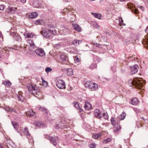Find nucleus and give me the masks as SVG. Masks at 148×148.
I'll use <instances>...</instances> for the list:
<instances>
[{"label": "nucleus", "mask_w": 148, "mask_h": 148, "mask_svg": "<svg viewBox=\"0 0 148 148\" xmlns=\"http://www.w3.org/2000/svg\"><path fill=\"white\" fill-rule=\"evenodd\" d=\"M48 27L49 28H51V27H53L51 25H48Z\"/></svg>", "instance_id": "052dcab7"}, {"label": "nucleus", "mask_w": 148, "mask_h": 148, "mask_svg": "<svg viewBox=\"0 0 148 148\" xmlns=\"http://www.w3.org/2000/svg\"><path fill=\"white\" fill-rule=\"evenodd\" d=\"M34 7H35L36 8H40V7H39V5H35L34 4Z\"/></svg>", "instance_id": "5fc2aeb1"}, {"label": "nucleus", "mask_w": 148, "mask_h": 148, "mask_svg": "<svg viewBox=\"0 0 148 148\" xmlns=\"http://www.w3.org/2000/svg\"><path fill=\"white\" fill-rule=\"evenodd\" d=\"M24 35L25 38H33V34L32 33H27L24 34Z\"/></svg>", "instance_id": "c756f323"}, {"label": "nucleus", "mask_w": 148, "mask_h": 148, "mask_svg": "<svg viewBox=\"0 0 148 148\" xmlns=\"http://www.w3.org/2000/svg\"><path fill=\"white\" fill-rule=\"evenodd\" d=\"M38 15V13L36 12H34L30 14L29 16L31 18H34L36 17Z\"/></svg>", "instance_id": "5701e85b"}, {"label": "nucleus", "mask_w": 148, "mask_h": 148, "mask_svg": "<svg viewBox=\"0 0 148 148\" xmlns=\"http://www.w3.org/2000/svg\"><path fill=\"white\" fill-rule=\"evenodd\" d=\"M138 102H131V104L133 105H135L137 104Z\"/></svg>", "instance_id": "864d4df0"}, {"label": "nucleus", "mask_w": 148, "mask_h": 148, "mask_svg": "<svg viewBox=\"0 0 148 148\" xmlns=\"http://www.w3.org/2000/svg\"><path fill=\"white\" fill-rule=\"evenodd\" d=\"M1 104H0V107H2V108H5L7 111H8L10 110H11L12 111H14V110L13 109H12L11 108H10L9 106H6L5 105H4L3 106H1Z\"/></svg>", "instance_id": "b1692460"}, {"label": "nucleus", "mask_w": 148, "mask_h": 148, "mask_svg": "<svg viewBox=\"0 0 148 148\" xmlns=\"http://www.w3.org/2000/svg\"><path fill=\"white\" fill-rule=\"evenodd\" d=\"M39 110L42 112L44 114H48L47 109L44 107H40L39 108Z\"/></svg>", "instance_id": "6ab92c4d"}, {"label": "nucleus", "mask_w": 148, "mask_h": 148, "mask_svg": "<svg viewBox=\"0 0 148 148\" xmlns=\"http://www.w3.org/2000/svg\"><path fill=\"white\" fill-rule=\"evenodd\" d=\"M94 114L95 116L99 119H100L102 117V115L101 112L99 109H96L94 111Z\"/></svg>", "instance_id": "1a4fd4ad"}, {"label": "nucleus", "mask_w": 148, "mask_h": 148, "mask_svg": "<svg viewBox=\"0 0 148 148\" xmlns=\"http://www.w3.org/2000/svg\"><path fill=\"white\" fill-rule=\"evenodd\" d=\"M139 69L138 66L137 64L130 67V73L131 75H133L137 73Z\"/></svg>", "instance_id": "423d86ee"}, {"label": "nucleus", "mask_w": 148, "mask_h": 148, "mask_svg": "<svg viewBox=\"0 0 148 148\" xmlns=\"http://www.w3.org/2000/svg\"><path fill=\"white\" fill-rule=\"evenodd\" d=\"M28 85L27 86V88L28 91L30 93L34 96H36V95L38 94L39 95L38 93H39V92H38V88H36L35 86L32 84Z\"/></svg>", "instance_id": "7ed1b4c3"}, {"label": "nucleus", "mask_w": 148, "mask_h": 148, "mask_svg": "<svg viewBox=\"0 0 148 148\" xmlns=\"http://www.w3.org/2000/svg\"><path fill=\"white\" fill-rule=\"evenodd\" d=\"M75 60L76 62H80V60L79 58L77 57H75Z\"/></svg>", "instance_id": "49530a36"}, {"label": "nucleus", "mask_w": 148, "mask_h": 148, "mask_svg": "<svg viewBox=\"0 0 148 148\" xmlns=\"http://www.w3.org/2000/svg\"><path fill=\"white\" fill-rule=\"evenodd\" d=\"M117 122H118V123H119V121L121 120H122L121 119V118L120 119L119 117H117L116 119H115Z\"/></svg>", "instance_id": "de8ad7c7"}, {"label": "nucleus", "mask_w": 148, "mask_h": 148, "mask_svg": "<svg viewBox=\"0 0 148 148\" xmlns=\"http://www.w3.org/2000/svg\"><path fill=\"white\" fill-rule=\"evenodd\" d=\"M130 101H131V102H138L137 98L136 97H134L132 99H131Z\"/></svg>", "instance_id": "a19ab883"}, {"label": "nucleus", "mask_w": 148, "mask_h": 148, "mask_svg": "<svg viewBox=\"0 0 148 148\" xmlns=\"http://www.w3.org/2000/svg\"><path fill=\"white\" fill-rule=\"evenodd\" d=\"M90 148H95L96 145L94 143H93L90 145Z\"/></svg>", "instance_id": "a18cd8bd"}, {"label": "nucleus", "mask_w": 148, "mask_h": 148, "mask_svg": "<svg viewBox=\"0 0 148 148\" xmlns=\"http://www.w3.org/2000/svg\"><path fill=\"white\" fill-rule=\"evenodd\" d=\"M73 28L76 31L78 32H80L82 30V28L78 24L73 23L72 24Z\"/></svg>", "instance_id": "9b49d317"}, {"label": "nucleus", "mask_w": 148, "mask_h": 148, "mask_svg": "<svg viewBox=\"0 0 148 148\" xmlns=\"http://www.w3.org/2000/svg\"><path fill=\"white\" fill-rule=\"evenodd\" d=\"M63 11L64 12H68V10L66 8H65L63 10Z\"/></svg>", "instance_id": "6e6d98bb"}, {"label": "nucleus", "mask_w": 148, "mask_h": 148, "mask_svg": "<svg viewBox=\"0 0 148 148\" xmlns=\"http://www.w3.org/2000/svg\"><path fill=\"white\" fill-rule=\"evenodd\" d=\"M45 21L44 20L42 19H38L35 21H34V23L36 25H43Z\"/></svg>", "instance_id": "a211bd4d"}, {"label": "nucleus", "mask_w": 148, "mask_h": 148, "mask_svg": "<svg viewBox=\"0 0 148 148\" xmlns=\"http://www.w3.org/2000/svg\"><path fill=\"white\" fill-rule=\"evenodd\" d=\"M147 3L148 4V1H147Z\"/></svg>", "instance_id": "338daca9"}, {"label": "nucleus", "mask_w": 148, "mask_h": 148, "mask_svg": "<svg viewBox=\"0 0 148 148\" xmlns=\"http://www.w3.org/2000/svg\"><path fill=\"white\" fill-rule=\"evenodd\" d=\"M93 60L95 62H97L99 63L101 60V59L99 57L93 54Z\"/></svg>", "instance_id": "412c9836"}, {"label": "nucleus", "mask_w": 148, "mask_h": 148, "mask_svg": "<svg viewBox=\"0 0 148 148\" xmlns=\"http://www.w3.org/2000/svg\"><path fill=\"white\" fill-rule=\"evenodd\" d=\"M82 40L75 39L73 41L72 43L75 46H77L79 45V44L82 42Z\"/></svg>", "instance_id": "f3484780"}, {"label": "nucleus", "mask_w": 148, "mask_h": 148, "mask_svg": "<svg viewBox=\"0 0 148 148\" xmlns=\"http://www.w3.org/2000/svg\"><path fill=\"white\" fill-rule=\"evenodd\" d=\"M1 56H0V61L1 60Z\"/></svg>", "instance_id": "0e129e2a"}, {"label": "nucleus", "mask_w": 148, "mask_h": 148, "mask_svg": "<svg viewBox=\"0 0 148 148\" xmlns=\"http://www.w3.org/2000/svg\"><path fill=\"white\" fill-rule=\"evenodd\" d=\"M97 67V65L96 64L92 63L90 65L89 68L91 69H93L96 68Z\"/></svg>", "instance_id": "72a5a7b5"}, {"label": "nucleus", "mask_w": 148, "mask_h": 148, "mask_svg": "<svg viewBox=\"0 0 148 148\" xmlns=\"http://www.w3.org/2000/svg\"><path fill=\"white\" fill-rule=\"evenodd\" d=\"M4 9V5H0V10H2Z\"/></svg>", "instance_id": "09e8293b"}, {"label": "nucleus", "mask_w": 148, "mask_h": 148, "mask_svg": "<svg viewBox=\"0 0 148 148\" xmlns=\"http://www.w3.org/2000/svg\"><path fill=\"white\" fill-rule=\"evenodd\" d=\"M92 107V106L89 102H85L84 108L86 110H90L91 109Z\"/></svg>", "instance_id": "aec40b11"}, {"label": "nucleus", "mask_w": 148, "mask_h": 148, "mask_svg": "<svg viewBox=\"0 0 148 148\" xmlns=\"http://www.w3.org/2000/svg\"><path fill=\"white\" fill-rule=\"evenodd\" d=\"M102 135V133L100 132L98 133H95L92 136V138L95 139L98 138Z\"/></svg>", "instance_id": "393cba45"}, {"label": "nucleus", "mask_w": 148, "mask_h": 148, "mask_svg": "<svg viewBox=\"0 0 148 148\" xmlns=\"http://www.w3.org/2000/svg\"><path fill=\"white\" fill-rule=\"evenodd\" d=\"M95 24L96 27H97L98 26V25L96 22L95 23V24H94V25H95Z\"/></svg>", "instance_id": "bf43d9fd"}, {"label": "nucleus", "mask_w": 148, "mask_h": 148, "mask_svg": "<svg viewBox=\"0 0 148 148\" xmlns=\"http://www.w3.org/2000/svg\"><path fill=\"white\" fill-rule=\"evenodd\" d=\"M42 79V82H43V84L44 85L46 84L45 86H46L48 84L47 82L45 81L44 79Z\"/></svg>", "instance_id": "3c124183"}, {"label": "nucleus", "mask_w": 148, "mask_h": 148, "mask_svg": "<svg viewBox=\"0 0 148 148\" xmlns=\"http://www.w3.org/2000/svg\"><path fill=\"white\" fill-rule=\"evenodd\" d=\"M37 55L40 57H43L45 55V53L43 49L42 48L36 49L35 51Z\"/></svg>", "instance_id": "0eeeda50"}, {"label": "nucleus", "mask_w": 148, "mask_h": 148, "mask_svg": "<svg viewBox=\"0 0 148 148\" xmlns=\"http://www.w3.org/2000/svg\"><path fill=\"white\" fill-rule=\"evenodd\" d=\"M129 82L131 83V85L134 86L137 89H141L143 87L142 83L138 79H134L132 80H130Z\"/></svg>", "instance_id": "f03ea898"}, {"label": "nucleus", "mask_w": 148, "mask_h": 148, "mask_svg": "<svg viewBox=\"0 0 148 148\" xmlns=\"http://www.w3.org/2000/svg\"><path fill=\"white\" fill-rule=\"evenodd\" d=\"M138 8H140L142 11H144L145 8L141 6H138Z\"/></svg>", "instance_id": "8fccbe9b"}, {"label": "nucleus", "mask_w": 148, "mask_h": 148, "mask_svg": "<svg viewBox=\"0 0 148 148\" xmlns=\"http://www.w3.org/2000/svg\"><path fill=\"white\" fill-rule=\"evenodd\" d=\"M56 86L58 88L60 89L66 88L65 83L63 80L61 79H59L57 81Z\"/></svg>", "instance_id": "39448f33"}, {"label": "nucleus", "mask_w": 148, "mask_h": 148, "mask_svg": "<svg viewBox=\"0 0 148 148\" xmlns=\"http://www.w3.org/2000/svg\"><path fill=\"white\" fill-rule=\"evenodd\" d=\"M132 13H134L135 14H137L139 13L138 11V9H133L132 10Z\"/></svg>", "instance_id": "ea45409f"}, {"label": "nucleus", "mask_w": 148, "mask_h": 148, "mask_svg": "<svg viewBox=\"0 0 148 148\" xmlns=\"http://www.w3.org/2000/svg\"><path fill=\"white\" fill-rule=\"evenodd\" d=\"M20 1L22 2L23 3H25L26 1V0H20Z\"/></svg>", "instance_id": "4d7b16f0"}, {"label": "nucleus", "mask_w": 148, "mask_h": 148, "mask_svg": "<svg viewBox=\"0 0 148 148\" xmlns=\"http://www.w3.org/2000/svg\"><path fill=\"white\" fill-rule=\"evenodd\" d=\"M103 116L105 119H107L108 118V116L107 112H104L103 114Z\"/></svg>", "instance_id": "e433bc0d"}, {"label": "nucleus", "mask_w": 148, "mask_h": 148, "mask_svg": "<svg viewBox=\"0 0 148 148\" xmlns=\"http://www.w3.org/2000/svg\"><path fill=\"white\" fill-rule=\"evenodd\" d=\"M23 131L24 133L27 136H29L30 135V134L29 133L27 127H25L24 128Z\"/></svg>", "instance_id": "2f4dec72"}, {"label": "nucleus", "mask_w": 148, "mask_h": 148, "mask_svg": "<svg viewBox=\"0 0 148 148\" xmlns=\"http://www.w3.org/2000/svg\"><path fill=\"white\" fill-rule=\"evenodd\" d=\"M45 70L47 72H49L51 71L52 69L49 67H48L46 68Z\"/></svg>", "instance_id": "37998d69"}, {"label": "nucleus", "mask_w": 148, "mask_h": 148, "mask_svg": "<svg viewBox=\"0 0 148 148\" xmlns=\"http://www.w3.org/2000/svg\"><path fill=\"white\" fill-rule=\"evenodd\" d=\"M90 84L91 83L87 82L85 84V86L86 87H88L90 88Z\"/></svg>", "instance_id": "c03bdc74"}, {"label": "nucleus", "mask_w": 148, "mask_h": 148, "mask_svg": "<svg viewBox=\"0 0 148 148\" xmlns=\"http://www.w3.org/2000/svg\"><path fill=\"white\" fill-rule=\"evenodd\" d=\"M16 9V8L14 7L9 6L6 10L7 12L8 13H13L14 12Z\"/></svg>", "instance_id": "ddd939ff"}, {"label": "nucleus", "mask_w": 148, "mask_h": 148, "mask_svg": "<svg viewBox=\"0 0 148 148\" xmlns=\"http://www.w3.org/2000/svg\"><path fill=\"white\" fill-rule=\"evenodd\" d=\"M0 148H4L2 146L0 145Z\"/></svg>", "instance_id": "e2e57ef3"}, {"label": "nucleus", "mask_w": 148, "mask_h": 148, "mask_svg": "<svg viewBox=\"0 0 148 148\" xmlns=\"http://www.w3.org/2000/svg\"><path fill=\"white\" fill-rule=\"evenodd\" d=\"M18 101H21V102H25L27 101L26 99H25L21 95H17Z\"/></svg>", "instance_id": "a878e982"}, {"label": "nucleus", "mask_w": 148, "mask_h": 148, "mask_svg": "<svg viewBox=\"0 0 148 148\" xmlns=\"http://www.w3.org/2000/svg\"><path fill=\"white\" fill-rule=\"evenodd\" d=\"M95 45L97 47H98L99 46V44L98 43H96Z\"/></svg>", "instance_id": "680f3d73"}, {"label": "nucleus", "mask_w": 148, "mask_h": 148, "mask_svg": "<svg viewBox=\"0 0 148 148\" xmlns=\"http://www.w3.org/2000/svg\"><path fill=\"white\" fill-rule=\"evenodd\" d=\"M3 84L4 85H5L6 87L10 86L11 84V83L9 81H7L4 82H3Z\"/></svg>", "instance_id": "f704fd0d"}, {"label": "nucleus", "mask_w": 148, "mask_h": 148, "mask_svg": "<svg viewBox=\"0 0 148 148\" xmlns=\"http://www.w3.org/2000/svg\"><path fill=\"white\" fill-rule=\"evenodd\" d=\"M45 138L49 140L50 142L52 143L54 145H56L57 144L56 140H58V138L57 137L55 138L54 137H51L49 135L46 134L45 135Z\"/></svg>", "instance_id": "20e7f679"}, {"label": "nucleus", "mask_w": 148, "mask_h": 148, "mask_svg": "<svg viewBox=\"0 0 148 148\" xmlns=\"http://www.w3.org/2000/svg\"><path fill=\"white\" fill-rule=\"evenodd\" d=\"M8 98H7L5 96H3V97H2V99H7Z\"/></svg>", "instance_id": "13d9d810"}, {"label": "nucleus", "mask_w": 148, "mask_h": 148, "mask_svg": "<svg viewBox=\"0 0 148 148\" xmlns=\"http://www.w3.org/2000/svg\"><path fill=\"white\" fill-rule=\"evenodd\" d=\"M74 105L75 106L77 109H79V112H81V109L80 108V107L79 106V105L78 103V102H75L74 103Z\"/></svg>", "instance_id": "c9c22d12"}, {"label": "nucleus", "mask_w": 148, "mask_h": 148, "mask_svg": "<svg viewBox=\"0 0 148 148\" xmlns=\"http://www.w3.org/2000/svg\"><path fill=\"white\" fill-rule=\"evenodd\" d=\"M12 123L14 128L15 129L17 130L19 126L18 123L15 121L12 122Z\"/></svg>", "instance_id": "c85d7f7f"}, {"label": "nucleus", "mask_w": 148, "mask_h": 148, "mask_svg": "<svg viewBox=\"0 0 148 148\" xmlns=\"http://www.w3.org/2000/svg\"><path fill=\"white\" fill-rule=\"evenodd\" d=\"M91 14L93 15L95 17L99 19H100L101 17V15L100 14L94 13L93 12H92Z\"/></svg>", "instance_id": "7c9ffc66"}, {"label": "nucleus", "mask_w": 148, "mask_h": 148, "mask_svg": "<svg viewBox=\"0 0 148 148\" xmlns=\"http://www.w3.org/2000/svg\"><path fill=\"white\" fill-rule=\"evenodd\" d=\"M55 127L57 129L59 128H62V127L61 126V125H56L55 126Z\"/></svg>", "instance_id": "603ef678"}, {"label": "nucleus", "mask_w": 148, "mask_h": 148, "mask_svg": "<svg viewBox=\"0 0 148 148\" xmlns=\"http://www.w3.org/2000/svg\"><path fill=\"white\" fill-rule=\"evenodd\" d=\"M126 116V113L124 112L122 113L121 115V119L123 120Z\"/></svg>", "instance_id": "58836bf2"}, {"label": "nucleus", "mask_w": 148, "mask_h": 148, "mask_svg": "<svg viewBox=\"0 0 148 148\" xmlns=\"http://www.w3.org/2000/svg\"><path fill=\"white\" fill-rule=\"evenodd\" d=\"M111 121L112 125L113 126H115L117 125V123H118L116 121V119L113 117H112L111 119Z\"/></svg>", "instance_id": "bb28decb"}, {"label": "nucleus", "mask_w": 148, "mask_h": 148, "mask_svg": "<svg viewBox=\"0 0 148 148\" xmlns=\"http://www.w3.org/2000/svg\"><path fill=\"white\" fill-rule=\"evenodd\" d=\"M29 43L31 46L33 47H34V46H35L34 43L32 40H29Z\"/></svg>", "instance_id": "4c0bfd02"}, {"label": "nucleus", "mask_w": 148, "mask_h": 148, "mask_svg": "<svg viewBox=\"0 0 148 148\" xmlns=\"http://www.w3.org/2000/svg\"><path fill=\"white\" fill-rule=\"evenodd\" d=\"M119 23H121V24H122L123 25H125V24L124 25L123 24V20L122 18H121V17L119 18Z\"/></svg>", "instance_id": "79ce46f5"}, {"label": "nucleus", "mask_w": 148, "mask_h": 148, "mask_svg": "<svg viewBox=\"0 0 148 148\" xmlns=\"http://www.w3.org/2000/svg\"><path fill=\"white\" fill-rule=\"evenodd\" d=\"M98 86L97 84L95 83H91L90 85V89L92 90H95L98 89Z\"/></svg>", "instance_id": "f8f14e48"}, {"label": "nucleus", "mask_w": 148, "mask_h": 148, "mask_svg": "<svg viewBox=\"0 0 148 148\" xmlns=\"http://www.w3.org/2000/svg\"><path fill=\"white\" fill-rule=\"evenodd\" d=\"M67 59V57L65 55L62 54L60 55V60L61 62L65 63Z\"/></svg>", "instance_id": "4468645a"}, {"label": "nucleus", "mask_w": 148, "mask_h": 148, "mask_svg": "<svg viewBox=\"0 0 148 148\" xmlns=\"http://www.w3.org/2000/svg\"><path fill=\"white\" fill-rule=\"evenodd\" d=\"M73 74V70L71 68H70L68 69L67 72V75L68 76H71Z\"/></svg>", "instance_id": "cd10ccee"}, {"label": "nucleus", "mask_w": 148, "mask_h": 148, "mask_svg": "<svg viewBox=\"0 0 148 148\" xmlns=\"http://www.w3.org/2000/svg\"><path fill=\"white\" fill-rule=\"evenodd\" d=\"M35 125L38 127H44V124L42 122L36 121L35 123Z\"/></svg>", "instance_id": "4be33fe9"}, {"label": "nucleus", "mask_w": 148, "mask_h": 148, "mask_svg": "<svg viewBox=\"0 0 148 148\" xmlns=\"http://www.w3.org/2000/svg\"><path fill=\"white\" fill-rule=\"evenodd\" d=\"M36 114V112H34V111L32 110L29 111L26 113V115L27 116H29L30 117L34 116Z\"/></svg>", "instance_id": "dca6fc26"}, {"label": "nucleus", "mask_w": 148, "mask_h": 148, "mask_svg": "<svg viewBox=\"0 0 148 148\" xmlns=\"http://www.w3.org/2000/svg\"><path fill=\"white\" fill-rule=\"evenodd\" d=\"M1 36V34H0V37Z\"/></svg>", "instance_id": "774afa93"}, {"label": "nucleus", "mask_w": 148, "mask_h": 148, "mask_svg": "<svg viewBox=\"0 0 148 148\" xmlns=\"http://www.w3.org/2000/svg\"><path fill=\"white\" fill-rule=\"evenodd\" d=\"M112 139L110 138H108L106 140H104L103 141V144H107L109 142L111 141Z\"/></svg>", "instance_id": "473e14b6"}, {"label": "nucleus", "mask_w": 148, "mask_h": 148, "mask_svg": "<svg viewBox=\"0 0 148 148\" xmlns=\"http://www.w3.org/2000/svg\"><path fill=\"white\" fill-rule=\"evenodd\" d=\"M40 33L42 34L44 37L51 38L53 37L52 36L53 35H55L56 32L53 30H49L48 29H44L40 31Z\"/></svg>", "instance_id": "f257e3e1"}, {"label": "nucleus", "mask_w": 148, "mask_h": 148, "mask_svg": "<svg viewBox=\"0 0 148 148\" xmlns=\"http://www.w3.org/2000/svg\"><path fill=\"white\" fill-rule=\"evenodd\" d=\"M95 0H91V1H94Z\"/></svg>", "instance_id": "69168bd1"}, {"label": "nucleus", "mask_w": 148, "mask_h": 148, "mask_svg": "<svg viewBox=\"0 0 148 148\" xmlns=\"http://www.w3.org/2000/svg\"><path fill=\"white\" fill-rule=\"evenodd\" d=\"M11 35L14 38L18 41H20L21 40V38L18 35L17 33L15 32H13L11 33Z\"/></svg>", "instance_id": "6e6552de"}, {"label": "nucleus", "mask_w": 148, "mask_h": 148, "mask_svg": "<svg viewBox=\"0 0 148 148\" xmlns=\"http://www.w3.org/2000/svg\"><path fill=\"white\" fill-rule=\"evenodd\" d=\"M145 32L147 33V35L145 36V39L143 40L142 43L143 45L146 44L148 45V26L145 29Z\"/></svg>", "instance_id": "9d476101"}, {"label": "nucleus", "mask_w": 148, "mask_h": 148, "mask_svg": "<svg viewBox=\"0 0 148 148\" xmlns=\"http://www.w3.org/2000/svg\"><path fill=\"white\" fill-rule=\"evenodd\" d=\"M121 126L119 123H117L116 125L114 126V132L115 133H117L121 129Z\"/></svg>", "instance_id": "2eb2a0df"}]
</instances>
